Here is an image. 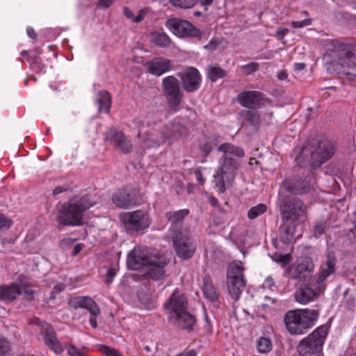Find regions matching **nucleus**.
Wrapping results in <instances>:
<instances>
[{"instance_id":"nucleus-1","label":"nucleus","mask_w":356,"mask_h":356,"mask_svg":"<svg viewBox=\"0 0 356 356\" xmlns=\"http://www.w3.org/2000/svg\"><path fill=\"white\" fill-rule=\"evenodd\" d=\"M222 153L218 160V166L213 175L216 186L220 193L225 191V185L232 184L234 180L239 166L238 158L244 156L243 150L231 143H223L218 147Z\"/></svg>"},{"instance_id":"nucleus-2","label":"nucleus","mask_w":356,"mask_h":356,"mask_svg":"<svg viewBox=\"0 0 356 356\" xmlns=\"http://www.w3.org/2000/svg\"><path fill=\"white\" fill-rule=\"evenodd\" d=\"M167 261L163 257H159L148 248L135 247L127 255V265L129 269L140 270L145 269L147 276L152 280H159L164 276L163 267Z\"/></svg>"},{"instance_id":"nucleus-3","label":"nucleus","mask_w":356,"mask_h":356,"mask_svg":"<svg viewBox=\"0 0 356 356\" xmlns=\"http://www.w3.org/2000/svg\"><path fill=\"white\" fill-rule=\"evenodd\" d=\"M335 270L334 258L328 256L327 260L323 264L318 275L312 280V284L298 288L295 293L296 300L302 305H307L315 300L323 294L327 286L326 279L333 274Z\"/></svg>"},{"instance_id":"nucleus-4","label":"nucleus","mask_w":356,"mask_h":356,"mask_svg":"<svg viewBox=\"0 0 356 356\" xmlns=\"http://www.w3.org/2000/svg\"><path fill=\"white\" fill-rule=\"evenodd\" d=\"M163 307L169 320L179 327L191 330L195 323V317L188 312L186 296L178 289L172 293Z\"/></svg>"},{"instance_id":"nucleus-5","label":"nucleus","mask_w":356,"mask_h":356,"mask_svg":"<svg viewBox=\"0 0 356 356\" xmlns=\"http://www.w3.org/2000/svg\"><path fill=\"white\" fill-rule=\"evenodd\" d=\"M188 134V130L185 127L171 124L170 129L166 127L162 131L154 127L141 129L139 130L138 136L140 145L142 148L145 149L159 146L165 141L177 140L185 137Z\"/></svg>"},{"instance_id":"nucleus-6","label":"nucleus","mask_w":356,"mask_h":356,"mask_svg":"<svg viewBox=\"0 0 356 356\" xmlns=\"http://www.w3.org/2000/svg\"><path fill=\"white\" fill-rule=\"evenodd\" d=\"M91 196H83L70 200L63 204L58 215L59 225L78 226L82 224L84 212L95 205Z\"/></svg>"},{"instance_id":"nucleus-7","label":"nucleus","mask_w":356,"mask_h":356,"mask_svg":"<svg viewBox=\"0 0 356 356\" xmlns=\"http://www.w3.org/2000/svg\"><path fill=\"white\" fill-rule=\"evenodd\" d=\"M318 316L319 312L315 309H292L285 314L284 322L289 333L292 335H300L314 326Z\"/></svg>"},{"instance_id":"nucleus-8","label":"nucleus","mask_w":356,"mask_h":356,"mask_svg":"<svg viewBox=\"0 0 356 356\" xmlns=\"http://www.w3.org/2000/svg\"><path fill=\"white\" fill-rule=\"evenodd\" d=\"M334 152V145L328 140L307 144L300 151L296 161L298 163H310L312 166H318L330 159Z\"/></svg>"},{"instance_id":"nucleus-9","label":"nucleus","mask_w":356,"mask_h":356,"mask_svg":"<svg viewBox=\"0 0 356 356\" xmlns=\"http://www.w3.org/2000/svg\"><path fill=\"white\" fill-rule=\"evenodd\" d=\"M245 282L242 262L239 261L232 262L227 268L226 285L228 293L234 302L240 298Z\"/></svg>"},{"instance_id":"nucleus-10","label":"nucleus","mask_w":356,"mask_h":356,"mask_svg":"<svg viewBox=\"0 0 356 356\" xmlns=\"http://www.w3.org/2000/svg\"><path fill=\"white\" fill-rule=\"evenodd\" d=\"M327 333L328 327L327 325H321L316 329L300 342L298 346L299 353L305 356L320 353Z\"/></svg>"},{"instance_id":"nucleus-11","label":"nucleus","mask_w":356,"mask_h":356,"mask_svg":"<svg viewBox=\"0 0 356 356\" xmlns=\"http://www.w3.org/2000/svg\"><path fill=\"white\" fill-rule=\"evenodd\" d=\"M120 220L129 231L140 232L148 228L150 220L148 214L141 210L133 212H124L120 214Z\"/></svg>"},{"instance_id":"nucleus-12","label":"nucleus","mask_w":356,"mask_h":356,"mask_svg":"<svg viewBox=\"0 0 356 356\" xmlns=\"http://www.w3.org/2000/svg\"><path fill=\"white\" fill-rule=\"evenodd\" d=\"M19 285L13 284L9 286H0V299L4 301H12L17 296L24 293L27 296H31L33 291L31 287L33 283L29 278L20 276Z\"/></svg>"},{"instance_id":"nucleus-13","label":"nucleus","mask_w":356,"mask_h":356,"mask_svg":"<svg viewBox=\"0 0 356 356\" xmlns=\"http://www.w3.org/2000/svg\"><path fill=\"white\" fill-rule=\"evenodd\" d=\"M162 86L168 105L172 108L178 106L183 97L179 80L173 76H168L163 79Z\"/></svg>"},{"instance_id":"nucleus-14","label":"nucleus","mask_w":356,"mask_h":356,"mask_svg":"<svg viewBox=\"0 0 356 356\" xmlns=\"http://www.w3.org/2000/svg\"><path fill=\"white\" fill-rule=\"evenodd\" d=\"M172 240L178 257L187 259L193 255L196 250V245L190 236L179 232V234L172 237Z\"/></svg>"},{"instance_id":"nucleus-15","label":"nucleus","mask_w":356,"mask_h":356,"mask_svg":"<svg viewBox=\"0 0 356 356\" xmlns=\"http://www.w3.org/2000/svg\"><path fill=\"white\" fill-rule=\"evenodd\" d=\"M69 305L74 308H85L90 313V323L94 328L97 327L96 317L100 314V309L95 302L89 297L80 296L69 300Z\"/></svg>"},{"instance_id":"nucleus-16","label":"nucleus","mask_w":356,"mask_h":356,"mask_svg":"<svg viewBox=\"0 0 356 356\" xmlns=\"http://www.w3.org/2000/svg\"><path fill=\"white\" fill-rule=\"evenodd\" d=\"M166 27L175 35L180 38L186 36L195 37L199 34L198 30L190 22L177 18L168 19L166 22Z\"/></svg>"},{"instance_id":"nucleus-17","label":"nucleus","mask_w":356,"mask_h":356,"mask_svg":"<svg viewBox=\"0 0 356 356\" xmlns=\"http://www.w3.org/2000/svg\"><path fill=\"white\" fill-rule=\"evenodd\" d=\"M183 88L187 92L197 90L201 84L202 79L199 71L193 67H188L179 73Z\"/></svg>"},{"instance_id":"nucleus-18","label":"nucleus","mask_w":356,"mask_h":356,"mask_svg":"<svg viewBox=\"0 0 356 356\" xmlns=\"http://www.w3.org/2000/svg\"><path fill=\"white\" fill-rule=\"evenodd\" d=\"M105 140L121 152L128 153L132 149L131 142L122 131H118L115 129H110L106 133Z\"/></svg>"},{"instance_id":"nucleus-19","label":"nucleus","mask_w":356,"mask_h":356,"mask_svg":"<svg viewBox=\"0 0 356 356\" xmlns=\"http://www.w3.org/2000/svg\"><path fill=\"white\" fill-rule=\"evenodd\" d=\"M174 62L170 59L155 58L145 63V67L149 74L159 76L174 68Z\"/></svg>"},{"instance_id":"nucleus-20","label":"nucleus","mask_w":356,"mask_h":356,"mask_svg":"<svg viewBox=\"0 0 356 356\" xmlns=\"http://www.w3.org/2000/svg\"><path fill=\"white\" fill-rule=\"evenodd\" d=\"M314 268L313 262L309 259H305L300 263L291 273V269L288 268L286 271V275L291 276L292 279L306 281L310 278Z\"/></svg>"},{"instance_id":"nucleus-21","label":"nucleus","mask_w":356,"mask_h":356,"mask_svg":"<svg viewBox=\"0 0 356 356\" xmlns=\"http://www.w3.org/2000/svg\"><path fill=\"white\" fill-rule=\"evenodd\" d=\"M313 183V177L309 176L305 180L289 179L284 182L286 191L294 194H302L309 191Z\"/></svg>"},{"instance_id":"nucleus-22","label":"nucleus","mask_w":356,"mask_h":356,"mask_svg":"<svg viewBox=\"0 0 356 356\" xmlns=\"http://www.w3.org/2000/svg\"><path fill=\"white\" fill-rule=\"evenodd\" d=\"M261 95L257 91H246L238 94L237 100L244 107L252 108L260 101Z\"/></svg>"},{"instance_id":"nucleus-23","label":"nucleus","mask_w":356,"mask_h":356,"mask_svg":"<svg viewBox=\"0 0 356 356\" xmlns=\"http://www.w3.org/2000/svg\"><path fill=\"white\" fill-rule=\"evenodd\" d=\"M44 339L46 344L56 354H60L63 351V348L56 339L52 328L47 325L46 332L44 334Z\"/></svg>"},{"instance_id":"nucleus-24","label":"nucleus","mask_w":356,"mask_h":356,"mask_svg":"<svg viewBox=\"0 0 356 356\" xmlns=\"http://www.w3.org/2000/svg\"><path fill=\"white\" fill-rule=\"evenodd\" d=\"M149 41L160 47H168L170 44V39L162 31L152 32L149 35Z\"/></svg>"},{"instance_id":"nucleus-25","label":"nucleus","mask_w":356,"mask_h":356,"mask_svg":"<svg viewBox=\"0 0 356 356\" xmlns=\"http://www.w3.org/2000/svg\"><path fill=\"white\" fill-rule=\"evenodd\" d=\"M113 202L118 207L126 208L132 204V197L127 191H120L113 195Z\"/></svg>"},{"instance_id":"nucleus-26","label":"nucleus","mask_w":356,"mask_h":356,"mask_svg":"<svg viewBox=\"0 0 356 356\" xmlns=\"http://www.w3.org/2000/svg\"><path fill=\"white\" fill-rule=\"evenodd\" d=\"M96 101L99 105V111L108 113L111 105L110 94L105 90L100 91L96 97Z\"/></svg>"},{"instance_id":"nucleus-27","label":"nucleus","mask_w":356,"mask_h":356,"mask_svg":"<svg viewBox=\"0 0 356 356\" xmlns=\"http://www.w3.org/2000/svg\"><path fill=\"white\" fill-rule=\"evenodd\" d=\"M334 67H351L356 64V57L349 53H341L337 60L331 63Z\"/></svg>"},{"instance_id":"nucleus-28","label":"nucleus","mask_w":356,"mask_h":356,"mask_svg":"<svg viewBox=\"0 0 356 356\" xmlns=\"http://www.w3.org/2000/svg\"><path fill=\"white\" fill-rule=\"evenodd\" d=\"M202 291L205 298L211 302H214L218 298V293L213 284L207 279L204 280Z\"/></svg>"},{"instance_id":"nucleus-29","label":"nucleus","mask_w":356,"mask_h":356,"mask_svg":"<svg viewBox=\"0 0 356 356\" xmlns=\"http://www.w3.org/2000/svg\"><path fill=\"white\" fill-rule=\"evenodd\" d=\"M207 74L209 78L212 81H216L218 79L223 78L226 76V72L218 65H212L208 68Z\"/></svg>"},{"instance_id":"nucleus-30","label":"nucleus","mask_w":356,"mask_h":356,"mask_svg":"<svg viewBox=\"0 0 356 356\" xmlns=\"http://www.w3.org/2000/svg\"><path fill=\"white\" fill-rule=\"evenodd\" d=\"M257 348L259 353H267L273 348L271 341L266 337H260L257 342Z\"/></svg>"},{"instance_id":"nucleus-31","label":"nucleus","mask_w":356,"mask_h":356,"mask_svg":"<svg viewBox=\"0 0 356 356\" xmlns=\"http://www.w3.org/2000/svg\"><path fill=\"white\" fill-rule=\"evenodd\" d=\"M227 42L223 38H216L210 41V42L204 47L209 50L213 51L226 47Z\"/></svg>"},{"instance_id":"nucleus-32","label":"nucleus","mask_w":356,"mask_h":356,"mask_svg":"<svg viewBox=\"0 0 356 356\" xmlns=\"http://www.w3.org/2000/svg\"><path fill=\"white\" fill-rule=\"evenodd\" d=\"M295 229L293 226L284 225L281 239L284 243H289L293 239Z\"/></svg>"},{"instance_id":"nucleus-33","label":"nucleus","mask_w":356,"mask_h":356,"mask_svg":"<svg viewBox=\"0 0 356 356\" xmlns=\"http://www.w3.org/2000/svg\"><path fill=\"white\" fill-rule=\"evenodd\" d=\"M188 214V211L187 209H182V210L174 211L172 213H168L166 214V216H167L168 218L172 221V223H175L177 221L182 220Z\"/></svg>"},{"instance_id":"nucleus-34","label":"nucleus","mask_w":356,"mask_h":356,"mask_svg":"<svg viewBox=\"0 0 356 356\" xmlns=\"http://www.w3.org/2000/svg\"><path fill=\"white\" fill-rule=\"evenodd\" d=\"M266 206L264 204H259L250 209L248 211V217L250 219H254L261 215L266 211Z\"/></svg>"},{"instance_id":"nucleus-35","label":"nucleus","mask_w":356,"mask_h":356,"mask_svg":"<svg viewBox=\"0 0 356 356\" xmlns=\"http://www.w3.org/2000/svg\"><path fill=\"white\" fill-rule=\"evenodd\" d=\"M217 145V139L209 138L200 145V149L205 155H208L213 148Z\"/></svg>"},{"instance_id":"nucleus-36","label":"nucleus","mask_w":356,"mask_h":356,"mask_svg":"<svg viewBox=\"0 0 356 356\" xmlns=\"http://www.w3.org/2000/svg\"><path fill=\"white\" fill-rule=\"evenodd\" d=\"M171 3L181 8H191L195 6V0H170Z\"/></svg>"},{"instance_id":"nucleus-37","label":"nucleus","mask_w":356,"mask_h":356,"mask_svg":"<svg viewBox=\"0 0 356 356\" xmlns=\"http://www.w3.org/2000/svg\"><path fill=\"white\" fill-rule=\"evenodd\" d=\"M273 259L282 264L283 267L286 266L291 260V255L289 254H275L273 256Z\"/></svg>"},{"instance_id":"nucleus-38","label":"nucleus","mask_w":356,"mask_h":356,"mask_svg":"<svg viewBox=\"0 0 356 356\" xmlns=\"http://www.w3.org/2000/svg\"><path fill=\"white\" fill-rule=\"evenodd\" d=\"M293 214L296 216H302L306 209L305 205L301 202H297L293 205Z\"/></svg>"},{"instance_id":"nucleus-39","label":"nucleus","mask_w":356,"mask_h":356,"mask_svg":"<svg viewBox=\"0 0 356 356\" xmlns=\"http://www.w3.org/2000/svg\"><path fill=\"white\" fill-rule=\"evenodd\" d=\"M69 356H84L82 350L78 348L73 344H69L66 346Z\"/></svg>"},{"instance_id":"nucleus-40","label":"nucleus","mask_w":356,"mask_h":356,"mask_svg":"<svg viewBox=\"0 0 356 356\" xmlns=\"http://www.w3.org/2000/svg\"><path fill=\"white\" fill-rule=\"evenodd\" d=\"M325 222L323 221L316 222L314 229V234L316 238L320 237L325 232Z\"/></svg>"},{"instance_id":"nucleus-41","label":"nucleus","mask_w":356,"mask_h":356,"mask_svg":"<svg viewBox=\"0 0 356 356\" xmlns=\"http://www.w3.org/2000/svg\"><path fill=\"white\" fill-rule=\"evenodd\" d=\"M259 65L257 63H250L242 67L243 73L250 74L258 69Z\"/></svg>"},{"instance_id":"nucleus-42","label":"nucleus","mask_w":356,"mask_h":356,"mask_svg":"<svg viewBox=\"0 0 356 356\" xmlns=\"http://www.w3.org/2000/svg\"><path fill=\"white\" fill-rule=\"evenodd\" d=\"M311 24V20L309 19H306L301 21H293L291 22V25L293 28H302L304 26H307Z\"/></svg>"},{"instance_id":"nucleus-43","label":"nucleus","mask_w":356,"mask_h":356,"mask_svg":"<svg viewBox=\"0 0 356 356\" xmlns=\"http://www.w3.org/2000/svg\"><path fill=\"white\" fill-rule=\"evenodd\" d=\"M10 350V346L8 342L0 337V356L3 355L5 353L8 352Z\"/></svg>"},{"instance_id":"nucleus-44","label":"nucleus","mask_w":356,"mask_h":356,"mask_svg":"<svg viewBox=\"0 0 356 356\" xmlns=\"http://www.w3.org/2000/svg\"><path fill=\"white\" fill-rule=\"evenodd\" d=\"M12 225V221L3 216H0V230H6Z\"/></svg>"},{"instance_id":"nucleus-45","label":"nucleus","mask_w":356,"mask_h":356,"mask_svg":"<svg viewBox=\"0 0 356 356\" xmlns=\"http://www.w3.org/2000/svg\"><path fill=\"white\" fill-rule=\"evenodd\" d=\"M149 10L147 8L142 9L139 11L137 16L135 17L134 19V23H139L142 20L144 19L147 14L148 13Z\"/></svg>"},{"instance_id":"nucleus-46","label":"nucleus","mask_w":356,"mask_h":356,"mask_svg":"<svg viewBox=\"0 0 356 356\" xmlns=\"http://www.w3.org/2000/svg\"><path fill=\"white\" fill-rule=\"evenodd\" d=\"M115 0H99L97 6L102 9L108 8Z\"/></svg>"},{"instance_id":"nucleus-47","label":"nucleus","mask_w":356,"mask_h":356,"mask_svg":"<svg viewBox=\"0 0 356 356\" xmlns=\"http://www.w3.org/2000/svg\"><path fill=\"white\" fill-rule=\"evenodd\" d=\"M264 287L267 288L271 291L274 290V288H275V282L271 277H267L264 282Z\"/></svg>"},{"instance_id":"nucleus-48","label":"nucleus","mask_w":356,"mask_h":356,"mask_svg":"<svg viewBox=\"0 0 356 356\" xmlns=\"http://www.w3.org/2000/svg\"><path fill=\"white\" fill-rule=\"evenodd\" d=\"M115 275H116L115 268H109L107 270L106 282L108 284L111 283V282L113 281V279L115 276Z\"/></svg>"},{"instance_id":"nucleus-49","label":"nucleus","mask_w":356,"mask_h":356,"mask_svg":"<svg viewBox=\"0 0 356 356\" xmlns=\"http://www.w3.org/2000/svg\"><path fill=\"white\" fill-rule=\"evenodd\" d=\"M248 114L249 115V121L252 124H257L259 121V117L257 113L254 111H248Z\"/></svg>"},{"instance_id":"nucleus-50","label":"nucleus","mask_w":356,"mask_h":356,"mask_svg":"<svg viewBox=\"0 0 356 356\" xmlns=\"http://www.w3.org/2000/svg\"><path fill=\"white\" fill-rule=\"evenodd\" d=\"M123 13L128 19L134 22L135 16L134 15V13L128 7H124L123 8Z\"/></svg>"},{"instance_id":"nucleus-51","label":"nucleus","mask_w":356,"mask_h":356,"mask_svg":"<svg viewBox=\"0 0 356 356\" xmlns=\"http://www.w3.org/2000/svg\"><path fill=\"white\" fill-rule=\"evenodd\" d=\"M288 32H289V30L287 29L280 28L276 31V37L279 40H282Z\"/></svg>"},{"instance_id":"nucleus-52","label":"nucleus","mask_w":356,"mask_h":356,"mask_svg":"<svg viewBox=\"0 0 356 356\" xmlns=\"http://www.w3.org/2000/svg\"><path fill=\"white\" fill-rule=\"evenodd\" d=\"M196 180L200 184L202 185L204 184L205 179L203 178L202 174L200 170H197L195 172Z\"/></svg>"},{"instance_id":"nucleus-53","label":"nucleus","mask_w":356,"mask_h":356,"mask_svg":"<svg viewBox=\"0 0 356 356\" xmlns=\"http://www.w3.org/2000/svg\"><path fill=\"white\" fill-rule=\"evenodd\" d=\"M213 0H195V5L199 3L201 6L207 7L213 3Z\"/></svg>"},{"instance_id":"nucleus-54","label":"nucleus","mask_w":356,"mask_h":356,"mask_svg":"<svg viewBox=\"0 0 356 356\" xmlns=\"http://www.w3.org/2000/svg\"><path fill=\"white\" fill-rule=\"evenodd\" d=\"M83 248V245L81 244H77L74 246V249H73V254L74 255H76L77 254H79L81 250H82Z\"/></svg>"},{"instance_id":"nucleus-55","label":"nucleus","mask_w":356,"mask_h":356,"mask_svg":"<svg viewBox=\"0 0 356 356\" xmlns=\"http://www.w3.org/2000/svg\"><path fill=\"white\" fill-rule=\"evenodd\" d=\"M182 353H183V355H184V356H196L197 355L196 351L193 349L185 350Z\"/></svg>"},{"instance_id":"nucleus-56","label":"nucleus","mask_w":356,"mask_h":356,"mask_svg":"<svg viewBox=\"0 0 356 356\" xmlns=\"http://www.w3.org/2000/svg\"><path fill=\"white\" fill-rule=\"evenodd\" d=\"M27 35L31 38H36V33L35 31L32 28H27L26 29Z\"/></svg>"},{"instance_id":"nucleus-57","label":"nucleus","mask_w":356,"mask_h":356,"mask_svg":"<svg viewBox=\"0 0 356 356\" xmlns=\"http://www.w3.org/2000/svg\"><path fill=\"white\" fill-rule=\"evenodd\" d=\"M65 191V188H63V187H56L54 191H53V194L54 195H58L60 193H62L63 191Z\"/></svg>"},{"instance_id":"nucleus-58","label":"nucleus","mask_w":356,"mask_h":356,"mask_svg":"<svg viewBox=\"0 0 356 356\" xmlns=\"http://www.w3.org/2000/svg\"><path fill=\"white\" fill-rule=\"evenodd\" d=\"M305 65L302 63L295 64V68L297 70H302L305 68Z\"/></svg>"},{"instance_id":"nucleus-59","label":"nucleus","mask_w":356,"mask_h":356,"mask_svg":"<svg viewBox=\"0 0 356 356\" xmlns=\"http://www.w3.org/2000/svg\"><path fill=\"white\" fill-rule=\"evenodd\" d=\"M278 77L280 79H284L286 77V75L285 74V73L282 72V73L279 74Z\"/></svg>"},{"instance_id":"nucleus-60","label":"nucleus","mask_w":356,"mask_h":356,"mask_svg":"<svg viewBox=\"0 0 356 356\" xmlns=\"http://www.w3.org/2000/svg\"><path fill=\"white\" fill-rule=\"evenodd\" d=\"M58 290H59L60 291H62V290L63 289V286H61V285H60V286H58Z\"/></svg>"},{"instance_id":"nucleus-61","label":"nucleus","mask_w":356,"mask_h":356,"mask_svg":"<svg viewBox=\"0 0 356 356\" xmlns=\"http://www.w3.org/2000/svg\"><path fill=\"white\" fill-rule=\"evenodd\" d=\"M216 202H217L216 199H213V200H211V202H212L213 204H215Z\"/></svg>"},{"instance_id":"nucleus-62","label":"nucleus","mask_w":356,"mask_h":356,"mask_svg":"<svg viewBox=\"0 0 356 356\" xmlns=\"http://www.w3.org/2000/svg\"><path fill=\"white\" fill-rule=\"evenodd\" d=\"M177 356H184V355H183V353H181V354L177 355Z\"/></svg>"}]
</instances>
